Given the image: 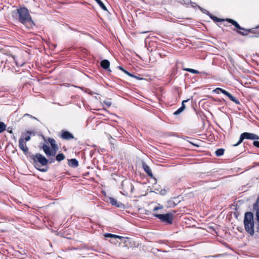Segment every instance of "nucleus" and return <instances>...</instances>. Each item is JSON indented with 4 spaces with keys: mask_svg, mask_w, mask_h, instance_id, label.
<instances>
[{
    "mask_svg": "<svg viewBox=\"0 0 259 259\" xmlns=\"http://www.w3.org/2000/svg\"><path fill=\"white\" fill-rule=\"evenodd\" d=\"M227 21L231 23L232 25H233L237 29L243 30L245 31V32H242L240 31H238V32L242 35H246L248 34L249 32L254 33V30L253 29H245L243 28H242L238 24V23L235 21V20L231 19H227Z\"/></svg>",
    "mask_w": 259,
    "mask_h": 259,
    "instance_id": "6",
    "label": "nucleus"
},
{
    "mask_svg": "<svg viewBox=\"0 0 259 259\" xmlns=\"http://www.w3.org/2000/svg\"><path fill=\"white\" fill-rule=\"evenodd\" d=\"M256 211V217L257 221L259 222V209H253Z\"/></svg>",
    "mask_w": 259,
    "mask_h": 259,
    "instance_id": "30",
    "label": "nucleus"
},
{
    "mask_svg": "<svg viewBox=\"0 0 259 259\" xmlns=\"http://www.w3.org/2000/svg\"><path fill=\"white\" fill-rule=\"evenodd\" d=\"M101 66L102 68L105 69H108L109 71H111L109 69L110 62L107 60H103L101 62Z\"/></svg>",
    "mask_w": 259,
    "mask_h": 259,
    "instance_id": "14",
    "label": "nucleus"
},
{
    "mask_svg": "<svg viewBox=\"0 0 259 259\" xmlns=\"http://www.w3.org/2000/svg\"><path fill=\"white\" fill-rule=\"evenodd\" d=\"M37 169H38L39 171H42V172H46L47 171V169H45V168H37Z\"/></svg>",
    "mask_w": 259,
    "mask_h": 259,
    "instance_id": "34",
    "label": "nucleus"
},
{
    "mask_svg": "<svg viewBox=\"0 0 259 259\" xmlns=\"http://www.w3.org/2000/svg\"><path fill=\"white\" fill-rule=\"evenodd\" d=\"M15 16L21 23L28 28H32L34 25L28 10L25 8L18 9L17 12L15 13Z\"/></svg>",
    "mask_w": 259,
    "mask_h": 259,
    "instance_id": "1",
    "label": "nucleus"
},
{
    "mask_svg": "<svg viewBox=\"0 0 259 259\" xmlns=\"http://www.w3.org/2000/svg\"><path fill=\"white\" fill-rule=\"evenodd\" d=\"M65 158V155L63 153H59L56 157V159L58 161H61L64 160Z\"/></svg>",
    "mask_w": 259,
    "mask_h": 259,
    "instance_id": "20",
    "label": "nucleus"
},
{
    "mask_svg": "<svg viewBox=\"0 0 259 259\" xmlns=\"http://www.w3.org/2000/svg\"><path fill=\"white\" fill-rule=\"evenodd\" d=\"M8 132L9 133H10V134H12V133H13V131H12V130H8Z\"/></svg>",
    "mask_w": 259,
    "mask_h": 259,
    "instance_id": "37",
    "label": "nucleus"
},
{
    "mask_svg": "<svg viewBox=\"0 0 259 259\" xmlns=\"http://www.w3.org/2000/svg\"><path fill=\"white\" fill-rule=\"evenodd\" d=\"M61 137L63 139L67 140L74 138L73 135L68 131H62Z\"/></svg>",
    "mask_w": 259,
    "mask_h": 259,
    "instance_id": "11",
    "label": "nucleus"
},
{
    "mask_svg": "<svg viewBox=\"0 0 259 259\" xmlns=\"http://www.w3.org/2000/svg\"><path fill=\"white\" fill-rule=\"evenodd\" d=\"M258 36H259V33L257 35H255L256 37H258Z\"/></svg>",
    "mask_w": 259,
    "mask_h": 259,
    "instance_id": "40",
    "label": "nucleus"
},
{
    "mask_svg": "<svg viewBox=\"0 0 259 259\" xmlns=\"http://www.w3.org/2000/svg\"><path fill=\"white\" fill-rule=\"evenodd\" d=\"M224 149H219L215 151V153L217 156H221L224 154Z\"/></svg>",
    "mask_w": 259,
    "mask_h": 259,
    "instance_id": "22",
    "label": "nucleus"
},
{
    "mask_svg": "<svg viewBox=\"0 0 259 259\" xmlns=\"http://www.w3.org/2000/svg\"><path fill=\"white\" fill-rule=\"evenodd\" d=\"M110 202L112 205L116 206L117 207H119L121 205V203L117 201V200L113 198H110Z\"/></svg>",
    "mask_w": 259,
    "mask_h": 259,
    "instance_id": "16",
    "label": "nucleus"
},
{
    "mask_svg": "<svg viewBox=\"0 0 259 259\" xmlns=\"http://www.w3.org/2000/svg\"><path fill=\"white\" fill-rule=\"evenodd\" d=\"M6 124L3 122H0V134L6 131Z\"/></svg>",
    "mask_w": 259,
    "mask_h": 259,
    "instance_id": "21",
    "label": "nucleus"
},
{
    "mask_svg": "<svg viewBox=\"0 0 259 259\" xmlns=\"http://www.w3.org/2000/svg\"><path fill=\"white\" fill-rule=\"evenodd\" d=\"M122 186L124 192L126 195L132 193L134 188L132 184L129 181H123Z\"/></svg>",
    "mask_w": 259,
    "mask_h": 259,
    "instance_id": "8",
    "label": "nucleus"
},
{
    "mask_svg": "<svg viewBox=\"0 0 259 259\" xmlns=\"http://www.w3.org/2000/svg\"><path fill=\"white\" fill-rule=\"evenodd\" d=\"M143 168L145 170V171L149 176H151L152 177V171H151V168H150V167L146 164H144L143 165Z\"/></svg>",
    "mask_w": 259,
    "mask_h": 259,
    "instance_id": "15",
    "label": "nucleus"
},
{
    "mask_svg": "<svg viewBox=\"0 0 259 259\" xmlns=\"http://www.w3.org/2000/svg\"><path fill=\"white\" fill-rule=\"evenodd\" d=\"M148 32H149V31H144V32H142V33H145Z\"/></svg>",
    "mask_w": 259,
    "mask_h": 259,
    "instance_id": "38",
    "label": "nucleus"
},
{
    "mask_svg": "<svg viewBox=\"0 0 259 259\" xmlns=\"http://www.w3.org/2000/svg\"><path fill=\"white\" fill-rule=\"evenodd\" d=\"M245 229L251 236L254 234L253 215L252 212H247L245 213L243 221Z\"/></svg>",
    "mask_w": 259,
    "mask_h": 259,
    "instance_id": "2",
    "label": "nucleus"
},
{
    "mask_svg": "<svg viewBox=\"0 0 259 259\" xmlns=\"http://www.w3.org/2000/svg\"><path fill=\"white\" fill-rule=\"evenodd\" d=\"M253 145L254 146H255V147H256L257 148H259V141H254L253 142Z\"/></svg>",
    "mask_w": 259,
    "mask_h": 259,
    "instance_id": "32",
    "label": "nucleus"
},
{
    "mask_svg": "<svg viewBox=\"0 0 259 259\" xmlns=\"http://www.w3.org/2000/svg\"><path fill=\"white\" fill-rule=\"evenodd\" d=\"M69 164L71 167H76L78 165V162L76 159H71L69 161Z\"/></svg>",
    "mask_w": 259,
    "mask_h": 259,
    "instance_id": "17",
    "label": "nucleus"
},
{
    "mask_svg": "<svg viewBox=\"0 0 259 259\" xmlns=\"http://www.w3.org/2000/svg\"><path fill=\"white\" fill-rule=\"evenodd\" d=\"M103 103L104 105H105L107 107H110L112 104V103H111L110 100H104V101H103Z\"/></svg>",
    "mask_w": 259,
    "mask_h": 259,
    "instance_id": "25",
    "label": "nucleus"
},
{
    "mask_svg": "<svg viewBox=\"0 0 259 259\" xmlns=\"http://www.w3.org/2000/svg\"><path fill=\"white\" fill-rule=\"evenodd\" d=\"M42 149L47 156H54L56 153V152L54 151L53 149L51 150L50 147L46 144H44L42 146Z\"/></svg>",
    "mask_w": 259,
    "mask_h": 259,
    "instance_id": "9",
    "label": "nucleus"
},
{
    "mask_svg": "<svg viewBox=\"0 0 259 259\" xmlns=\"http://www.w3.org/2000/svg\"><path fill=\"white\" fill-rule=\"evenodd\" d=\"M100 7L104 11H107L106 7L101 0H95Z\"/></svg>",
    "mask_w": 259,
    "mask_h": 259,
    "instance_id": "19",
    "label": "nucleus"
},
{
    "mask_svg": "<svg viewBox=\"0 0 259 259\" xmlns=\"http://www.w3.org/2000/svg\"><path fill=\"white\" fill-rule=\"evenodd\" d=\"M257 230H259V225H258L257 227Z\"/></svg>",
    "mask_w": 259,
    "mask_h": 259,
    "instance_id": "39",
    "label": "nucleus"
},
{
    "mask_svg": "<svg viewBox=\"0 0 259 259\" xmlns=\"http://www.w3.org/2000/svg\"><path fill=\"white\" fill-rule=\"evenodd\" d=\"M85 249H80L79 250V254L80 255H82L83 256H84V255H88V254L87 253H85L84 252V251H85Z\"/></svg>",
    "mask_w": 259,
    "mask_h": 259,
    "instance_id": "28",
    "label": "nucleus"
},
{
    "mask_svg": "<svg viewBox=\"0 0 259 259\" xmlns=\"http://www.w3.org/2000/svg\"><path fill=\"white\" fill-rule=\"evenodd\" d=\"M118 68L120 70H121L123 72H124L125 74H126V75H127L128 76H134V74L130 73L129 72H128L127 71H126V70H125L123 67H122L121 66H118Z\"/></svg>",
    "mask_w": 259,
    "mask_h": 259,
    "instance_id": "23",
    "label": "nucleus"
},
{
    "mask_svg": "<svg viewBox=\"0 0 259 259\" xmlns=\"http://www.w3.org/2000/svg\"><path fill=\"white\" fill-rule=\"evenodd\" d=\"M154 216L158 218L162 222H165L168 224H171L174 219L173 214L167 213L164 214H154Z\"/></svg>",
    "mask_w": 259,
    "mask_h": 259,
    "instance_id": "5",
    "label": "nucleus"
},
{
    "mask_svg": "<svg viewBox=\"0 0 259 259\" xmlns=\"http://www.w3.org/2000/svg\"><path fill=\"white\" fill-rule=\"evenodd\" d=\"M188 101V100H184V101H183V102H182V106H181V107H183V108H184V109H185V105L184 103H185V102H187Z\"/></svg>",
    "mask_w": 259,
    "mask_h": 259,
    "instance_id": "33",
    "label": "nucleus"
},
{
    "mask_svg": "<svg viewBox=\"0 0 259 259\" xmlns=\"http://www.w3.org/2000/svg\"><path fill=\"white\" fill-rule=\"evenodd\" d=\"M244 139L259 140V137L253 133L245 132L241 134L239 141L233 145L234 146H237L242 143Z\"/></svg>",
    "mask_w": 259,
    "mask_h": 259,
    "instance_id": "3",
    "label": "nucleus"
},
{
    "mask_svg": "<svg viewBox=\"0 0 259 259\" xmlns=\"http://www.w3.org/2000/svg\"><path fill=\"white\" fill-rule=\"evenodd\" d=\"M26 143V142L24 141L22 139H20L19 140V147L24 153L28 151V148Z\"/></svg>",
    "mask_w": 259,
    "mask_h": 259,
    "instance_id": "10",
    "label": "nucleus"
},
{
    "mask_svg": "<svg viewBox=\"0 0 259 259\" xmlns=\"http://www.w3.org/2000/svg\"><path fill=\"white\" fill-rule=\"evenodd\" d=\"M48 141L50 144L52 149H53L54 151L57 152V151L58 150V147L56 143V141L55 140V139H54L53 138H49L48 139Z\"/></svg>",
    "mask_w": 259,
    "mask_h": 259,
    "instance_id": "13",
    "label": "nucleus"
},
{
    "mask_svg": "<svg viewBox=\"0 0 259 259\" xmlns=\"http://www.w3.org/2000/svg\"><path fill=\"white\" fill-rule=\"evenodd\" d=\"M31 157L33 159L34 164H36V163L38 162L42 166L46 165L49 162V160L40 153H36L35 155H32Z\"/></svg>",
    "mask_w": 259,
    "mask_h": 259,
    "instance_id": "4",
    "label": "nucleus"
},
{
    "mask_svg": "<svg viewBox=\"0 0 259 259\" xmlns=\"http://www.w3.org/2000/svg\"><path fill=\"white\" fill-rule=\"evenodd\" d=\"M184 109L183 107H181L180 108H179L177 111H176L174 112V115H177L180 114L181 112H182L184 111Z\"/></svg>",
    "mask_w": 259,
    "mask_h": 259,
    "instance_id": "27",
    "label": "nucleus"
},
{
    "mask_svg": "<svg viewBox=\"0 0 259 259\" xmlns=\"http://www.w3.org/2000/svg\"><path fill=\"white\" fill-rule=\"evenodd\" d=\"M132 77H134V78H135L138 80H142L143 78H141L140 77H138V76H135V75H134V76H131Z\"/></svg>",
    "mask_w": 259,
    "mask_h": 259,
    "instance_id": "35",
    "label": "nucleus"
},
{
    "mask_svg": "<svg viewBox=\"0 0 259 259\" xmlns=\"http://www.w3.org/2000/svg\"><path fill=\"white\" fill-rule=\"evenodd\" d=\"M30 116L32 118L36 119L34 117H33L32 116H31L28 114H25L24 116Z\"/></svg>",
    "mask_w": 259,
    "mask_h": 259,
    "instance_id": "36",
    "label": "nucleus"
},
{
    "mask_svg": "<svg viewBox=\"0 0 259 259\" xmlns=\"http://www.w3.org/2000/svg\"><path fill=\"white\" fill-rule=\"evenodd\" d=\"M104 236L105 237H110V238H119L120 239H122V238H123L124 237H122V236H118V235H114V234H110V233H106L104 234Z\"/></svg>",
    "mask_w": 259,
    "mask_h": 259,
    "instance_id": "18",
    "label": "nucleus"
},
{
    "mask_svg": "<svg viewBox=\"0 0 259 259\" xmlns=\"http://www.w3.org/2000/svg\"><path fill=\"white\" fill-rule=\"evenodd\" d=\"M31 134L34 135L33 132L27 131L26 133L22 134L20 139H22L25 142H28L31 139L30 135Z\"/></svg>",
    "mask_w": 259,
    "mask_h": 259,
    "instance_id": "12",
    "label": "nucleus"
},
{
    "mask_svg": "<svg viewBox=\"0 0 259 259\" xmlns=\"http://www.w3.org/2000/svg\"><path fill=\"white\" fill-rule=\"evenodd\" d=\"M213 92L217 94H219L220 92L223 93V94L226 95L230 100L236 103V104H239L240 102L234 96H233L230 93H229L228 92L226 91V90L222 89L220 88H216L214 90H213Z\"/></svg>",
    "mask_w": 259,
    "mask_h": 259,
    "instance_id": "7",
    "label": "nucleus"
},
{
    "mask_svg": "<svg viewBox=\"0 0 259 259\" xmlns=\"http://www.w3.org/2000/svg\"><path fill=\"white\" fill-rule=\"evenodd\" d=\"M184 70L187 71L188 72H191L193 74H197L199 73V72L197 70L191 69V68H184Z\"/></svg>",
    "mask_w": 259,
    "mask_h": 259,
    "instance_id": "24",
    "label": "nucleus"
},
{
    "mask_svg": "<svg viewBox=\"0 0 259 259\" xmlns=\"http://www.w3.org/2000/svg\"><path fill=\"white\" fill-rule=\"evenodd\" d=\"M163 208V206H156L153 209V211H155L158 209H162Z\"/></svg>",
    "mask_w": 259,
    "mask_h": 259,
    "instance_id": "31",
    "label": "nucleus"
},
{
    "mask_svg": "<svg viewBox=\"0 0 259 259\" xmlns=\"http://www.w3.org/2000/svg\"><path fill=\"white\" fill-rule=\"evenodd\" d=\"M253 209H259V196L257 198L255 203H254L253 205Z\"/></svg>",
    "mask_w": 259,
    "mask_h": 259,
    "instance_id": "26",
    "label": "nucleus"
},
{
    "mask_svg": "<svg viewBox=\"0 0 259 259\" xmlns=\"http://www.w3.org/2000/svg\"><path fill=\"white\" fill-rule=\"evenodd\" d=\"M211 19L214 20V21H216V22H221L222 21V19H220V18H217V17H215V16H213V17H211Z\"/></svg>",
    "mask_w": 259,
    "mask_h": 259,
    "instance_id": "29",
    "label": "nucleus"
},
{
    "mask_svg": "<svg viewBox=\"0 0 259 259\" xmlns=\"http://www.w3.org/2000/svg\"><path fill=\"white\" fill-rule=\"evenodd\" d=\"M1 224H2V223H0V225H1Z\"/></svg>",
    "mask_w": 259,
    "mask_h": 259,
    "instance_id": "41",
    "label": "nucleus"
}]
</instances>
